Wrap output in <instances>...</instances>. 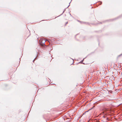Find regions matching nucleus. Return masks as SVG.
Wrapping results in <instances>:
<instances>
[{
    "instance_id": "obj_1",
    "label": "nucleus",
    "mask_w": 122,
    "mask_h": 122,
    "mask_svg": "<svg viewBox=\"0 0 122 122\" xmlns=\"http://www.w3.org/2000/svg\"><path fill=\"white\" fill-rule=\"evenodd\" d=\"M122 55V54L120 55H119L118 56H121Z\"/></svg>"
},
{
    "instance_id": "obj_2",
    "label": "nucleus",
    "mask_w": 122,
    "mask_h": 122,
    "mask_svg": "<svg viewBox=\"0 0 122 122\" xmlns=\"http://www.w3.org/2000/svg\"><path fill=\"white\" fill-rule=\"evenodd\" d=\"M67 23H68V22H66V24H67Z\"/></svg>"
}]
</instances>
